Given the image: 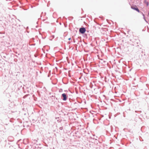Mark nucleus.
Instances as JSON below:
<instances>
[{
	"label": "nucleus",
	"mask_w": 149,
	"mask_h": 149,
	"mask_svg": "<svg viewBox=\"0 0 149 149\" xmlns=\"http://www.w3.org/2000/svg\"><path fill=\"white\" fill-rule=\"evenodd\" d=\"M146 5H147V6H148V2H147L146 3Z\"/></svg>",
	"instance_id": "nucleus-4"
},
{
	"label": "nucleus",
	"mask_w": 149,
	"mask_h": 149,
	"mask_svg": "<svg viewBox=\"0 0 149 149\" xmlns=\"http://www.w3.org/2000/svg\"><path fill=\"white\" fill-rule=\"evenodd\" d=\"M79 31L81 33L83 34L86 31V29L84 27L81 28L79 29Z\"/></svg>",
	"instance_id": "nucleus-1"
},
{
	"label": "nucleus",
	"mask_w": 149,
	"mask_h": 149,
	"mask_svg": "<svg viewBox=\"0 0 149 149\" xmlns=\"http://www.w3.org/2000/svg\"><path fill=\"white\" fill-rule=\"evenodd\" d=\"M62 96L63 97V100H66L67 99L66 95L65 94L63 93L62 94Z\"/></svg>",
	"instance_id": "nucleus-3"
},
{
	"label": "nucleus",
	"mask_w": 149,
	"mask_h": 149,
	"mask_svg": "<svg viewBox=\"0 0 149 149\" xmlns=\"http://www.w3.org/2000/svg\"><path fill=\"white\" fill-rule=\"evenodd\" d=\"M70 39H71V38H69V40H70Z\"/></svg>",
	"instance_id": "nucleus-5"
},
{
	"label": "nucleus",
	"mask_w": 149,
	"mask_h": 149,
	"mask_svg": "<svg viewBox=\"0 0 149 149\" xmlns=\"http://www.w3.org/2000/svg\"><path fill=\"white\" fill-rule=\"evenodd\" d=\"M131 8L134 10L136 11H137L139 13L140 12V11L137 7L136 6H135V7L134 6H132L131 7Z\"/></svg>",
	"instance_id": "nucleus-2"
}]
</instances>
